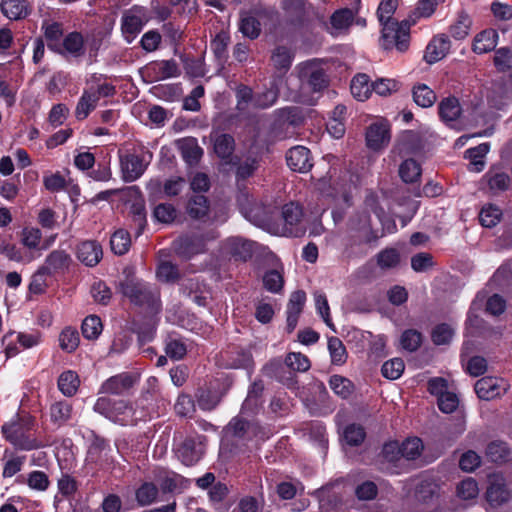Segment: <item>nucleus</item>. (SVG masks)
Wrapping results in <instances>:
<instances>
[{
    "mask_svg": "<svg viewBox=\"0 0 512 512\" xmlns=\"http://www.w3.org/2000/svg\"><path fill=\"white\" fill-rule=\"evenodd\" d=\"M299 89L291 97L292 101L302 104H313L310 93H319L329 85L326 71L319 60L312 59L296 66Z\"/></svg>",
    "mask_w": 512,
    "mask_h": 512,
    "instance_id": "nucleus-1",
    "label": "nucleus"
},
{
    "mask_svg": "<svg viewBox=\"0 0 512 512\" xmlns=\"http://www.w3.org/2000/svg\"><path fill=\"white\" fill-rule=\"evenodd\" d=\"M118 290L134 305L146 307L153 312L161 310L160 291L153 284L128 274L119 282Z\"/></svg>",
    "mask_w": 512,
    "mask_h": 512,
    "instance_id": "nucleus-2",
    "label": "nucleus"
},
{
    "mask_svg": "<svg viewBox=\"0 0 512 512\" xmlns=\"http://www.w3.org/2000/svg\"><path fill=\"white\" fill-rule=\"evenodd\" d=\"M238 204L244 217L256 226L272 229L277 224L278 208L272 204L257 202L247 194L238 197Z\"/></svg>",
    "mask_w": 512,
    "mask_h": 512,
    "instance_id": "nucleus-3",
    "label": "nucleus"
},
{
    "mask_svg": "<svg viewBox=\"0 0 512 512\" xmlns=\"http://www.w3.org/2000/svg\"><path fill=\"white\" fill-rule=\"evenodd\" d=\"M5 439L17 450L31 451L43 448L45 444L32 433V422L17 419L2 426Z\"/></svg>",
    "mask_w": 512,
    "mask_h": 512,
    "instance_id": "nucleus-4",
    "label": "nucleus"
},
{
    "mask_svg": "<svg viewBox=\"0 0 512 512\" xmlns=\"http://www.w3.org/2000/svg\"><path fill=\"white\" fill-rule=\"evenodd\" d=\"M218 237L219 234L214 229L193 231L180 236L173 245L177 255L190 259L195 255L205 253L207 243Z\"/></svg>",
    "mask_w": 512,
    "mask_h": 512,
    "instance_id": "nucleus-5",
    "label": "nucleus"
},
{
    "mask_svg": "<svg viewBox=\"0 0 512 512\" xmlns=\"http://www.w3.org/2000/svg\"><path fill=\"white\" fill-rule=\"evenodd\" d=\"M382 47L391 50L395 47L398 51L404 52L409 47V25L407 22L385 21L382 24Z\"/></svg>",
    "mask_w": 512,
    "mask_h": 512,
    "instance_id": "nucleus-6",
    "label": "nucleus"
},
{
    "mask_svg": "<svg viewBox=\"0 0 512 512\" xmlns=\"http://www.w3.org/2000/svg\"><path fill=\"white\" fill-rule=\"evenodd\" d=\"M149 20V11L143 6L134 5L124 11L121 17V32L124 39L131 43Z\"/></svg>",
    "mask_w": 512,
    "mask_h": 512,
    "instance_id": "nucleus-7",
    "label": "nucleus"
},
{
    "mask_svg": "<svg viewBox=\"0 0 512 512\" xmlns=\"http://www.w3.org/2000/svg\"><path fill=\"white\" fill-rule=\"evenodd\" d=\"M303 211L296 203L285 204L281 211L278 210L277 224L282 223L283 234L293 237H300L305 234L306 228L302 222Z\"/></svg>",
    "mask_w": 512,
    "mask_h": 512,
    "instance_id": "nucleus-8",
    "label": "nucleus"
},
{
    "mask_svg": "<svg viewBox=\"0 0 512 512\" xmlns=\"http://www.w3.org/2000/svg\"><path fill=\"white\" fill-rule=\"evenodd\" d=\"M508 388L509 385L504 379L496 377H483L474 386L477 396L487 401L504 395Z\"/></svg>",
    "mask_w": 512,
    "mask_h": 512,
    "instance_id": "nucleus-9",
    "label": "nucleus"
},
{
    "mask_svg": "<svg viewBox=\"0 0 512 512\" xmlns=\"http://www.w3.org/2000/svg\"><path fill=\"white\" fill-rule=\"evenodd\" d=\"M120 166L125 182H133L140 178L145 172L148 162L143 155L136 153H126L120 155Z\"/></svg>",
    "mask_w": 512,
    "mask_h": 512,
    "instance_id": "nucleus-10",
    "label": "nucleus"
},
{
    "mask_svg": "<svg viewBox=\"0 0 512 512\" xmlns=\"http://www.w3.org/2000/svg\"><path fill=\"white\" fill-rule=\"evenodd\" d=\"M137 381L138 377L135 374L123 372L104 381L101 385L100 392L111 395H123L129 391Z\"/></svg>",
    "mask_w": 512,
    "mask_h": 512,
    "instance_id": "nucleus-11",
    "label": "nucleus"
},
{
    "mask_svg": "<svg viewBox=\"0 0 512 512\" xmlns=\"http://www.w3.org/2000/svg\"><path fill=\"white\" fill-rule=\"evenodd\" d=\"M366 145L373 151H380L390 142V127L385 122H375L368 126L365 134Z\"/></svg>",
    "mask_w": 512,
    "mask_h": 512,
    "instance_id": "nucleus-12",
    "label": "nucleus"
},
{
    "mask_svg": "<svg viewBox=\"0 0 512 512\" xmlns=\"http://www.w3.org/2000/svg\"><path fill=\"white\" fill-rule=\"evenodd\" d=\"M287 165L296 172H308L313 166L310 150L304 146L292 147L286 154Z\"/></svg>",
    "mask_w": 512,
    "mask_h": 512,
    "instance_id": "nucleus-13",
    "label": "nucleus"
},
{
    "mask_svg": "<svg viewBox=\"0 0 512 512\" xmlns=\"http://www.w3.org/2000/svg\"><path fill=\"white\" fill-rule=\"evenodd\" d=\"M354 20L353 11L349 8L336 10L330 17V22L325 23L326 30L332 36H339L348 31Z\"/></svg>",
    "mask_w": 512,
    "mask_h": 512,
    "instance_id": "nucleus-14",
    "label": "nucleus"
},
{
    "mask_svg": "<svg viewBox=\"0 0 512 512\" xmlns=\"http://www.w3.org/2000/svg\"><path fill=\"white\" fill-rule=\"evenodd\" d=\"M511 495L502 476L494 475L489 479L486 492L487 501L492 506H500L510 499Z\"/></svg>",
    "mask_w": 512,
    "mask_h": 512,
    "instance_id": "nucleus-15",
    "label": "nucleus"
},
{
    "mask_svg": "<svg viewBox=\"0 0 512 512\" xmlns=\"http://www.w3.org/2000/svg\"><path fill=\"white\" fill-rule=\"evenodd\" d=\"M282 9L290 17L294 25H302L307 20L310 10L313 8L307 0H282Z\"/></svg>",
    "mask_w": 512,
    "mask_h": 512,
    "instance_id": "nucleus-16",
    "label": "nucleus"
},
{
    "mask_svg": "<svg viewBox=\"0 0 512 512\" xmlns=\"http://www.w3.org/2000/svg\"><path fill=\"white\" fill-rule=\"evenodd\" d=\"M451 47L450 40L445 34L434 37L427 45L424 60L433 64L443 59L449 52Z\"/></svg>",
    "mask_w": 512,
    "mask_h": 512,
    "instance_id": "nucleus-17",
    "label": "nucleus"
},
{
    "mask_svg": "<svg viewBox=\"0 0 512 512\" xmlns=\"http://www.w3.org/2000/svg\"><path fill=\"white\" fill-rule=\"evenodd\" d=\"M349 228L357 234H361V241L372 242L376 235L371 227L370 215L366 211L355 213L349 219Z\"/></svg>",
    "mask_w": 512,
    "mask_h": 512,
    "instance_id": "nucleus-18",
    "label": "nucleus"
},
{
    "mask_svg": "<svg viewBox=\"0 0 512 512\" xmlns=\"http://www.w3.org/2000/svg\"><path fill=\"white\" fill-rule=\"evenodd\" d=\"M147 71L155 81L178 77L181 74V70L174 59L152 62L147 66Z\"/></svg>",
    "mask_w": 512,
    "mask_h": 512,
    "instance_id": "nucleus-19",
    "label": "nucleus"
},
{
    "mask_svg": "<svg viewBox=\"0 0 512 512\" xmlns=\"http://www.w3.org/2000/svg\"><path fill=\"white\" fill-rule=\"evenodd\" d=\"M103 251L101 245L94 240H87L77 247V258L86 266L94 267L102 259Z\"/></svg>",
    "mask_w": 512,
    "mask_h": 512,
    "instance_id": "nucleus-20",
    "label": "nucleus"
},
{
    "mask_svg": "<svg viewBox=\"0 0 512 512\" xmlns=\"http://www.w3.org/2000/svg\"><path fill=\"white\" fill-rule=\"evenodd\" d=\"M202 441L187 438L177 449L178 458L186 466H192L198 462L203 455Z\"/></svg>",
    "mask_w": 512,
    "mask_h": 512,
    "instance_id": "nucleus-21",
    "label": "nucleus"
},
{
    "mask_svg": "<svg viewBox=\"0 0 512 512\" xmlns=\"http://www.w3.org/2000/svg\"><path fill=\"white\" fill-rule=\"evenodd\" d=\"M2 14L10 20L25 19L31 13L27 0H3L0 4Z\"/></svg>",
    "mask_w": 512,
    "mask_h": 512,
    "instance_id": "nucleus-22",
    "label": "nucleus"
},
{
    "mask_svg": "<svg viewBox=\"0 0 512 512\" xmlns=\"http://www.w3.org/2000/svg\"><path fill=\"white\" fill-rule=\"evenodd\" d=\"M110 420L121 425H133L137 422L136 411L132 404L124 400H115Z\"/></svg>",
    "mask_w": 512,
    "mask_h": 512,
    "instance_id": "nucleus-23",
    "label": "nucleus"
},
{
    "mask_svg": "<svg viewBox=\"0 0 512 512\" xmlns=\"http://www.w3.org/2000/svg\"><path fill=\"white\" fill-rule=\"evenodd\" d=\"M226 248L235 260L247 261L253 255V242L241 237L228 238Z\"/></svg>",
    "mask_w": 512,
    "mask_h": 512,
    "instance_id": "nucleus-24",
    "label": "nucleus"
},
{
    "mask_svg": "<svg viewBox=\"0 0 512 512\" xmlns=\"http://www.w3.org/2000/svg\"><path fill=\"white\" fill-rule=\"evenodd\" d=\"M155 479L163 493H172L180 490L186 483V480L181 475L164 469H159L155 473Z\"/></svg>",
    "mask_w": 512,
    "mask_h": 512,
    "instance_id": "nucleus-25",
    "label": "nucleus"
},
{
    "mask_svg": "<svg viewBox=\"0 0 512 512\" xmlns=\"http://www.w3.org/2000/svg\"><path fill=\"white\" fill-rule=\"evenodd\" d=\"M72 415L73 405L67 400L56 401L50 406V421L56 427H62L67 424L72 419Z\"/></svg>",
    "mask_w": 512,
    "mask_h": 512,
    "instance_id": "nucleus-26",
    "label": "nucleus"
},
{
    "mask_svg": "<svg viewBox=\"0 0 512 512\" xmlns=\"http://www.w3.org/2000/svg\"><path fill=\"white\" fill-rule=\"evenodd\" d=\"M462 112L459 100L454 96H449L438 104V113L443 122L448 125L457 121Z\"/></svg>",
    "mask_w": 512,
    "mask_h": 512,
    "instance_id": "nucleus-27",
    "label": "nucleus"
},
{
    "mask_svg": "<svg viewBox=\"0 0 512 512\" xmlns=\"http://www.w3.org/2000/svg\"><path fill=\"white\" fill-rule=\"evenodd\" d=\"M210 212V202L204 195L191 196L186 205L187 215L194 220L205 221Z\"/></svg>",
    "mask_w": 512,
    "mask_h": 512,
    "instance_id": "nucleus-28",
    "label": "nucleus"
},
{
    "mask_svg": "<svg viewBox=\"0 0 512 512\" xmlns=\"http://www.w3.org/2000/svg\"><path fill=\"white\" fill-rule=\"evenodd\" d=\"M98 104V98L94 94V87L91 86L83 90L75 107V117L77 120L86 119L89 114L95 110Z\"/></svg>",
    "mask_w": 512,
    "mask_h": 512,
    "instance_id": "nucleus-29",
    "label": "nucleus"
},
{
    "mask_svg": "<svg viewBox=\"0 0 512 512\" xmlns=\"http://www.w3.org/2000/svg\"><path fill=\"white\" fill-rule=\"evenodd\" d=\"M71 257L64 250L52 251L45 260V265L41 271L46 273H54L67 269L70 265Z\"/></svg>",
    "mask_w": 512,
    "mask_h": 512,
    "instance_id": "nucleus-30",
    "label": "nucleus"
},
{
    "mask_svg": "<svg viewBox=\"0 0 512 512\" xmlns=\"http://www.w3.org/2000/svg\"><path fill=\"white\" fill-rule=\"evenodd\" d=\"M293 59V51L284 45L275 47L271 54L272 65L278 71L287 72L292 65Z\"/></svg>",
    "mask_w": 512,
    "mask_h": 512,
    "instance_id": "nucleus-31",
    "label": "nucleus"
},
{
    "mask_svg": "<svg viewBox=\"0 0 512 512\" xmlns=\"http://www.w3.org/2000/svg\"><path fill=\"white\" fill-rule=\"evenodd\" d=\"M498 33L493 29L480 32L474 39L473 51L478 54L487 53L495 49Z\"/></svg>",
    "mask_w": 512,
    "mask_h": 512,
    "instance_id": "nucleus-32",
    "label": "nucleus"
},
{
    "mask_svg": "<svg viewBox=\"0 0 512 512\" xmlns=\"http://www.w3.org/2000/svg\"><path fill=\"white\" fill-rule=\"evenodd\" d=\"M57 384L59 390L64 396L72 397L79 389L80 379L75 371L66 370L60 374Z\"/></svg>",
    "mask_w": 512,
    "mask_h": 512,
    "instance_id": "nucleus-33",
    "label": "nucleus"
},
{
    "mask_svg": "<svg viewBox=\"0 0 512 512\" xmlns=\"http://www.w3.org/2000/svg\"><path fill=\"white\" fill-rule=\"evenodd\" d=\"M44 30V37L47 41V46L50 50L62 54V46L60 40L63 36L62 25L58 22L50 24H44L42 26Z\"/></svg>",
    "mask_w": 512,
    "mask_h": 512,
    "instance_id": "nucleus-34",
    "label": "nucleus"
},
{
    "mask_svg": "<svg viewBox=\"0 0 512 512\" xmlns=\"http://www.w3.org/2000/svg\"><path fill=\"white\" fill-rule=\"evenodd\" d=\"M350 90L354 98L359 101L367 100L372 93V83L366 74H357L353 77Z\"/></svg>",
    "mask_w": 512,
    "mask_h": 512,
    "instance_id": "nucleus-35",
    "label": "nucleus"
},
{
    "mask_svg": "<svg viewBox=\"0 0 512 512\" xmlns=\"http://www.w3.org/2000/svg\"><path fill=\"white\" fill-rule=\"evenodd\" d=\"M489 149V143H481L465 152L466 158L470 160L471 171L480 172L484 169L485 162L483 161V158L489 152Z\"/></svg>",
    "mask_w": 512,
    "mask_h": 512,
    "instance_id": "nucleus-36",
    "label": "nucleus"
},
{
    "mask_svg": "<svg viewBox=\"0 0 512 512\" xmlns=\"http://www.w3.org/2000/svg\"><path fill=\"white\" fill-rule=\"evenodd\" d=\"M61 46L62 54L64 51L73 57H80L84 54V39L79 32H71L66 35Z\"/></svg>",
    "mask_w": 512,
    "mask_h": 512,
    "instance_id": "nucleus-37",
    "label": "nucleus"
},
{
    "mask_svg": "<svg viewBox=\"0 0 512 512\" xmlns=\"http://www.w3.org/2000/svg\"><path fill=\"white\" fill-rule=\"evenodd\" d=\"M260 159L257 156L248 155L239 159L236 163V178L245 180L251 177L259 167Z\"/></svg>",
    "mask_w": 512,
    "mask_h": 512,
    "instance_id": "nucleus-38",
    "label": "nucleus"
},
{
    "mask_svg": "<svg viewBox=\"0 0 512 512\" xmlns=\"http://www.w3.org/2000/svg\"><path fill=\"white\" fill-rule=\"evenodd\" d=\"M329 386L331 390L342 399H348L355 390L353 382L341 375L331 376Z\"/></svg>",
    "mask_w": 512,
    "mask_h": 512,
    "instance_id": "nucleus-39",
    "label": "nucleus"
},
{
    "mask_svg": "<svg viewBox=\"0 0 512 512\" xmlns=\"http://www.w3.org/2000/svg\"><path fill=\"white\" fill-rule=\"evenodd\" d=\"M399 176L405 183H415L421 177L420 164L410 158L404 160L399 166Z\"/></svg>",
    "mask_w": 512,
    "mask_h": 512,
    "instance_id": "nucleus-40",
    "label": "nucleus"
},
{
    "mask_svg": "<svg viewBox=\"0 0 512 512\" xmlns=\"http://www.w3.org/2000/svg\"><path fill=\"white\" fill-rule=\"evenodd\" d=\"M510 454L511 451L507 443L500 440L492 441L486 448L487 457L495 463L508 461Z\"/></svg>",
    "mask_w": 512,
    "mask_h": 512,
    "instance_id": "nucleus-41",
    "label": "nucleus"
},
{
    "mask_svg": "<svg viewBox=\"0 0 512 512\" xmlns=\"http://www.w3.org/2000/svg\"><path fill=\"white\" fill-rule=\"evenodd\" d=\"M369 242L361 241V234L351 235L344 249V256L347 259L362 258L367 254L364 245Z\"/></svg>",
    "mask_w": 512,
    "mask_h": 512,
    "instance_id": "nucleus-42",
    "label": "nucleus"
},
{
    "mask_svg": "<svg viewBox=\"0 0 512 512\" xmlns=\"http://www.w3.org/2000/svg\"><path fill=\"white\" fill-rule=\"evenodd\" d=\"M82 335L88 340H95L99 337L103 330L100 317L97 315L87 316L81 325Z\"/></svg>",
    "mask_w": 512,
    "mask_h": 512,
    "instance_id": "nucleus-43",
    "label": "nucleus"
},
{
    "mask_svg": "<svg viewBox=\"0 0 512 512\" xmlns=\"http://www.w3.org/2000/svg\"><path fill=\"white\" fill-rule=\"evenodd\" d=\"M415 103L423 108L431 107L436 101L435 92L425 84H419L413 89Z\"/></svg>",
    "mask_w": 512,
    "mask_h": 512,
    "instance_id": "nucleus-44",
    "label": "nucleus"
},
{
    "mask_svg": "<svg viewBox=\"0 0 512 512\" xmlns=\"http://www.w3.org/2000/svg\"><path fill=\"white\" fill-rule=\"evenodd\" d=\"M158 487L152 482L143 483L135 493L139 506H147L152 504L158 496Z\"/></svg>",
    "mask_w": 512,
    "mask_h": 512,
    "instance_id": "nucleus-45",
    "label": "nucleus"
},
{
    "mask_svg": "<svg viewBox=\"0 0 512 512\" xmlns=\"http://www.w3.org/2000/svg\"><path fill=\"white\" fill-rule=\"evenodd\" d=\"M131 245L130 234L123 230L119 229L114 232L110 239L111 250L116 255H124L128 252Z\"/></svg>",
    "mask_w": 512,
    "mask_h": 512,
    "instance_id": "nucleus-46",
    "label": "nucleus"
},
{
    "mask_svg": "<svg viewBox=\"0 0 512 512\" xmlns=\"http://www.w3.org/2000/svg\"><path fill=\"white\" fill-rule=\"evenodd\" d=\"M235 149L234 138L229 134H221L214 141V151L222 159L229 158Z\"/></svg>",
    "mask_w": 512,
    "mask_h": 512,
    "instance_id": "nucleus-47",
    "label": "nucleus"
},
{
    "mask_svg": "<svg viewBox=\"0 0 512 512\" xmlns=\"http://www.w3.org/2000/svg\"><path fill=\"white\" fill-rule=\"evenodd\" d=\"M376 260L382 270H388L399 265L400 254L395 248H386L376 255Z\"/></svg>",
    "mask_w": 512,
    "mask_h": 512,
    "instance_id": "nucleus-48",
    "label": "nucleus"
},
{
    "mask_svg": "<svg viewBox=\"0 0 512 512\" xmlns=\"http://www.w3.org/2000/svg\"><path fill=\"white\" fill-rule=\"evenodd\" d=\"M402 458L405 460L417 459L423 451V442L418 437L407 438L401 444Z\"/></svg>",
    "mask_w": 512,
    "mask_h": 512,
    "instance_id": "nucleus-49",
    "label": "nucleus"
},
{
    "mask_svg": "<svg viewBox=\"0 0 512 512\" xmlns=\"http://www.w3.org/2000/svg\"><path fill=\"white\" fill-rule=\"evenodd\" d=\"M328 350L331 362L335 365H342L347 360V351L343 342L338 337H330L328 339Z\"/></svg>",
    "mask_w": 512,
    "mask_h": 512,
    "instance_id": "nucleus-50",
    "label": "nucleus"
},
{
    "mask_svg": "<svg viewBox=\"0 0 512 512\" xmlns=\"http://www.w3.org/2000/svg\"><path fill=\"white\" fill-rule=\"evenodd\" d=\"M230 37L226 32H219L211 41V49L218 61H226L228 58L227 47Z\"/></svg>",
    "mask_w": 512,
    "mask_h": 512,
    "instance_id": "nucleus-51",
    "label": "nucleus"
},
{
    "mask_svg": "<svg viewBox=\"0 0 512 512\" xmlns=\"http://www.w3.org/2000/svg\"><path fill=\"white\" fill-rule=\"evenodd\" d=\"M471 26V19L465 12H460L457 21L450 26V33L456 40L464 39L468 34Z\"/></svg>",
    "mask_w": 512,
    "mask_h": 512,
    "instance_id": "nucleus-52",
    "label": "nucleus"
},
{
    "mask_svg": "<svg viewBox=\"0 0 512 512\" xmlns=\"http://www.w3.org/2000/svg\"><path fill=\"white\" fill-rule=\"evenodd\" d=\"M365 437V429L359 424H350L343 431V438L350 446H359Z\"/></svg>",
    "mask_w": 512,
    "mask_h": 512,
    "instance_id": "nucleus-53",
    "label": "nucleus"
},
{
    "mask_svg": "<svg viewBox=\"0 0 512 512\" xmlns=\"http://www.w3.org/2000/svg\"><path fill=\"white\" fill-rule=\"evenodd\" d=\"M405 364L401 358L390 359L382 365V375L389 380L398 379L404 372Z\"/></svg>",
    "mask_w": 512,
    "mask_h": 512,
    "instance_id": "nucleus-54",
    "label": "nucleus"
},
{
    "mask_svg": "<svg viewBox=\"0 0 512 512\" xmlns=\"http://www.w3.org/2000/svg\"><path fill=\"white\" fill-rule=\"evenodd\" d=\"M79 334L75 329L66 327L59 336V343L62 350L73 352L79 345Z\"/></svg>",
    "mask_w": 512,
    "mask_h": 512,
    "instance_id": "nucleus-55",
    "label": "nucleus"
},
{
    "mask_svg": "<svg viewBox=\"0 0 512 512\" xmlns=\"http://www.w3.org/2000/svg\"><path fill=\"white\" fill-rule=\"evenodd\" d=\"M501 215L500 209L490 204L481 209L479 221L482 226L492 228L500 221Z\"/></svg>",
    "mask_w": 512,
    "mask_h": 512,
    "instance_id": "nucleus-56",
    "label": "nucleus"
},
{
    "mask_svg": "<svg viewBox=\"0 0 512 512\" xmlns=\"http://www.w3.org/2000/svg\"><path fill=\"white\" fill-rule=\"evenodd\" d=\"M197 403L202 410H213L220 402V396L209 389H200L196 394Z\"/></svg>",
    "mask_w": 512,
    "mask_h": 512,
    "instance_id": "nucleus-57",
    "label": "nucleus"
},
{
    "mask_svg": "<svg viewBox=\"0 0 512 512\" xmlns=\"http://www.w3.org/2000/svg\"><path fill=\"white\" fill-rule=\"evenodd\" d=\"M279 97V91L276 87H270L265 91L258 93L254 98V107L266 109L274 105Z\"/></svg>",
    "mask_w": 512,
    "mask_h": 512,
    "instance_id": "nucleus-58",
    "label": "nucleus"
},
{
    "mask_svg": "<svg viewBox=\"0 0 512 512\" xmlns=\"http://www.w3.org/2000/svg\"><path fill=\"white\" fill-rule=\"evenodd\" d=\"M285 364L296 372H305L310 368V360L300 352H291L285 358Z\"/></svg>",
    "mask_w": 512,
    "mask_h": 512,
    "instance_id": "nucleus-59",
    "label": "nucleus"
},
{
    "mask_svg": "<svg viewBox=\"0 0 512 512\" xmlns=\"http://www.w3.org/2000/svg\"><path fill=\"white\" fill-rule=\"evenodd\" d=\"M153 217L161 223H172L177 217V210L172 204L160 203L153 211Z\"/></svg>",
    "mask_w": 512,
    "mask_h": 512,
    "instance_id": "nucleus-60",
    "label": "nucleus"
},
{
    "mask_svg": "<svg viewBox=\"0 0 512 512\" xmlns=\"http://www.w3.org/2000/svg\"><path fill=\"white\" fill-rule=\"evenodd\" d=\"M263 285L269 292L278 293L284 285L283 275L275 269L269 270L263 276Z\"/></svg>",
    "mask_w": 512,
    "mask_h": 512,
    "instance_id": "nucleus-61",
    "label": "nucleus"
},
{
    "mask_svg": "<svg viewBox=\"0 0 512 512\" xmlns=\"http://www.w3.org/2000/svg\"><path fill=\"white\" fill-rule=\"evenodd\" d=\"M453 335H454L453 328L446 323H442V324L437 325L433 329V331L431 333V338L435 345H445L451 341Z\"/></svg>",
    "mask_w": 512,
    "mask_h": 512,
    "instance_id": "nucleus-62",
    "label": "nucleus"
},
{
    "mask_svg": "<svg viewBox=\"0 0 512 512\" xmlns=\"http://www.w3.org/2000/svg\"><path fill=\"white\" fill-rule=\"evenodd\" d=\"M240 31L244 36L256 39L261 32L260 22L253 16L244 17L240 22Z\"/></svg>",
    "mask_w": 512,
    "mask_h": 512,
    "instance_id": "nucleus-63",
    "label": "nucleus"
},
{
    "mask_svg": "<svg viewBox=\"0 0 512 512\" xmlns=\"http://www.w3.org/2000/svg\"><path fill=\"white\" fill-rule=\"evenodd\" d=\"M421 342L422 335L417 330L409 329L402 333L401 345L407 351H416L420 347Z\"/></svg>",
    "mask_w": 512,
    "mask_h": 512,
    "instance_id": "nucleus-64",
    "label": "nucleus"
}]
</instances>
